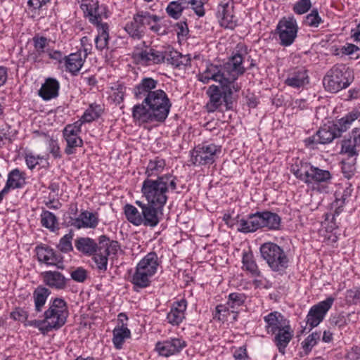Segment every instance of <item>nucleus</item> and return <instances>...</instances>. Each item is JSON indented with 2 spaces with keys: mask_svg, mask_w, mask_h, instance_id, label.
Returning <instances> with one entry per match:
<instances>
[{
  "mask_svg": "<svg viewBox=\"0 0 360 360\" xmlns=\"http://www.w3.org/2000/svg\"><path fill=\"white\" fill-rule=\"evenodd\" d=\"M59 82L53 78H48L39 91V95L45 101L51 100L58 95Z\"/></svg>",
  "mask_w": 360,
  "mask_h": 360,
  "instance_id": "nucleus-24",
  "label": "nucleus"
},
{
  "mask_svg": "<svg viewBox=\"0 0 360 360\" xmlns=\"http://www.w3.org/2000/svg\"><path fill=\"white\" fill-rule=\"evenodd\" d=\"M233 357L236 360H247L248 356L244 347H240L235 350Z\"/></svg>",
  "mask_w": 360,
  "mask_h": 360,
  "instance_id": "nucleus-64",
  "label": "nucleus"
},
{
  "mask_svg": "<svg viewBox=\"0 0 360 360\" xmlns=\"http://www.w3.org/2000/svg\"><path fill=\"white\" fill-rule=\"evenodd\" d=\"M73 238V233L70 231L69 233L65 234L61 239L60 240L59 244L58 245V248L63 252L67 253L73 250V247L72 245V240Z\"/></svg>",
  "mask_w": 360,
  "mask_h": 360,
  "instance_id": "nucleus-46",
  "label": "nucleus"
},
{
  "mask_svg": "<svg viewBox=\"0 0 360 360\" xmlns=\"http://www.w3.org/2000/svg\"><path fill=\"white\" fill-rule=\"evenodd\" d=\"M50 294L51 291L42 285L38 286L34 290L33 298L36 311L41 312L42 311V308L44 306Z\"/></svg>",
  "mask_w": 360,
  "mask_h": 360,
  "instance_id": "nucleus-29",
  "label": "nucleus"
},
{
  "mask_svg": "<svg viewBox=\"0 0 360 360\" xmlns=\"http://www.w3.org/2000/svg\"><path fill=\"white\" fill-rule=\"evenodd\" d=\"M217 17L221 26L233 29L237 25V19L234 14L233 0H221L218 5Z\"/></svg>",
  "mask_w": 360,
  "mask_h": 360,
  "instance_id": "nucleus-12",
  "label": "nucleus"
},
{
  "mask_svg": "<svg viewBox=\"0 0 360 360\" xmlns=\"http://www.w3.org/2000/svg\"><path fill=\"white\" fill-rule=\"evenodd\" d=\"M166 166L165 160L160 157H156L153 160H150L148 164L146 174L148 178L150 176H160Z\"/></svg>",
  "mask_w": 360,
  "mask_h": 360,
  "instance_id": "nucleus-33",
  "label": "nucleus"
},
{
  "mask_svg": "<svg viewBox=\"0 0 360 360\" xmlns=\"http://www.w3.org/2000/svg\"><path fill=\"white\" fill-rule=\"evenodd\" d=\"M37 255L40 262H44L49 266H56L58 269H63L62 257L56 254L49 247H37Z\"/></svg>",
  "mask_w": 360,
  "mask_h": 360,
  "instance_id": "nucleus-18",
  "label": "nucleus"
},
{
  "mask_svg": "<svg viewBox=\"0 0 360 360\" xmlns=\"http://www.w3.org/2000/svg\"><path fill=\"white\" fill-rule=\"evenodd\" d=\"M290 172L296 178L320 191L325 190L323 185L330 183L332 178L328 170L320 169L310 162L302 160L292 164Z\"/></svg>",
  "mask_w": 360,
  "mask_h": 360,
  "instance_id": "nucleus-4",
  "label": "nucleus"
},
{
  "mask_svg": "<svg viewBox=\"0 0 360 360\" xmlns=\"http://www.w3.org/2000/svg\"><path fill=\"white\" fill-rule=\"evenodd\" d=\"M238 223V231L244 233H253L263 228L271 231H278L281 228V217L270 211L250 214L248 219H241Z\"/></svg>",
  "mask_w": 360,
  "mask_h": 360,
  "instance_id": "nucleus-5",
  "label": "nucleus"
},
{
  "mask_svg": "<svg viewBox=\"0 0 360 360\" xmlns=\"http://www.w3.org/2000/svg\"><path fill=\"white\" fill-rule=\"evenodd\" d=\"M25 184V173L18 169H14L9 172L5 188L8 191L9 188H20Z\"/></svg>",
  "mask_w": 360,
  "mask_h": 360,
  "instance_id": "nucleus-28",
  "label": "nucleus"
},
{
  "mask_svg": "<svg viewBox=\"0 0 360 360\" xmlns=\"http://www.w3.org/2000/svg\"><path fill=\"white\" fill-rule=\"evenodd\" d=\"M262 258L274 272L282 274L289 266V258L284 250L276 243L266 242L259 248Z\"/></svg>",
  "mask_w": 360,
  "mask_h": 360,
  "instance_id": "nucleus-6",
  "label": "nucleus"
},
{
  "mask_svg": "<svg viewBox=\"0 0 360 360\" xmlns=\"http://www.w3.org/2000/svg\"><path fill=\"white\" fill-rule=\"evenodd\" d=\"M273 335H274V342L277 347L278 352L284 354L285 353V348L294 336L293 330L290 325H288L283 328H281V330H278Z\"/></svg>",
  "mask_w": 360,
  "mask_h": 360,
  "instance_id": "nucleus-22",
  "label": "nucleus"
},
{
  "mask_svg": "<svg viewBox=\"0 0 360 360\" xmlns=\"http://www.w3.org/2000/svg\"><path fill=\"white\" fill-rule=\"evenodd\" d=\"M98 34L94 41L96 48L99 51H103L108 47L109 34L108 24L100 25L98 27Z\"/></svg>",
  "mask_w": 360,
  "mask_h": 360,
  "instance_id": "nucleus-36",
  "label": "nucleus"
},
{
  "mask_svg": "<svg viewBox=\"0 0 360 360\" xmlns=\"http://www.w3.org/2000/svg\"><path fill=\"white\" fill-rule=\"evenodd\" d=\"M151 49L142 50L140 52L133 53V58L138 63L143 65H150Z\"/></svg>",
  "mask_w": 360,
  "mask_h": 360,
  "instance_id": "nucleus-47",
  "label": "nucleus"
},
{
  "mask_svg": "<svg viewBox=\"0 0 360 360\" xmlns=\"http://www.w3.org/2000/svg\"><path fill=\"white\" fill-rule=\"evenodd\" d=\"M41 224L42 226L53 231L56 225L58 224V219L53 213L48 210H43L41 214Z\"/></svg>",
  "mask_w": 360,
  "mask_h": 360,
  "instance_id": "nucleus-39",
  "label": "nucleus"
},
{
  "mask_svg": "<svg viewBox=\"0 0 360 360\" xmlns=\"http://www.w3.org/2000/svg\"><path fill=\"white\" fill-rule=\"evenodd\" d=\"M66 302L62 298H56L44 313V321L48 333L58 330L65 325L68 316Z\"/></svg>",
  "mask_w": 360,
  "mask_h": 360,
  "instance_id": "nucleus-7",
  "label": "nucleus"
},
{
  "mask_svg": "<svg viewBox=\"0 0 360 360\" xmlns=\"http://www.w3.org/2000/svg\"><path fill=\"white\" fill-rule=\"evenodd\" d=\"M186 307L187 302L184 299L174 302L167 315V322L173 326L179 325L185 319Z\"/></svg>",
  "mask_w": 360,
  "mask_h": 360,
  "instance_id": "nucleus-19",
  "label": "nucleus"
},
{
  "mask_svg": "<svg viewBox=\"0 0 360 360\" xmlns=\"http://www.w3.org/2000/svg\"><path fill=\"white\" fill-rule=\"evenodd\" d=\"M158 259V255L155 252H149L138 263L136 267L153 276L156 273L159 265Z\"/></svg>",
  "mask_w": 360,
  "mask_h": 360,
  "instance_id": "nucleus-25",
  "label": "nucleus"
},
{
  "mask_svg": "<svg viewBox=\"0 0 360 360\" xmlns=\"http://www.w3.org/2000/svg\"><path fill=\"white\" fill-rule=\"evenodd\" d=\"M245 297L243 293L232 292L229 295L227 304L231 307V312L234 313L235 309L241 307L245 302Z\"/></svg>",
  "mask_w": 360,
  "mask_h": 360,
  "instance_id": "nucleus-40",
  "label": "nucleus"
},
{
  "mask_svg": "<svg viewBox=\"0 0 360 360\" xmlns=\"http://www.w3.org/2000/svg\"><path fill=\"white\" fill-rule=\"evenodd\" d=\"M75 245L78 251L88 255L94 254L98 248V243L97 244L93 239L83 237L78 238L75 242Z\"/></svg>",
  "mask_w": 360,
  "mask_h": 360,
  "instance_id": "nucleus-27",
  "label": "nucleus"
},
{
  "mask_svg": "<svg viewBox=\"0 0 360 360\" xmlns=\"http://www.w3.org/2000/svg\"><path fill=\"white\" fill-rule=\"evenodd\" d=\"M86 58L82 56V50L70 53L63 58L66 70L76 75L84 65Z\"/></svg>",
  "mask_w": 360,
  "mask_h": 360,
  "instance_id": "nucleus-23",
  "label": "nucleus"
},
{
  "mask_svg": "<svg viewBox=\"0 0 360 360\" xmlns=\"http://www.w3.org/2000/svg\"><path fill=\"white\" fill-rule=\"evenodd\" d=\"M330 325L340 330L343 329L347 324L345 314L343 313L332 316L329 319Z\"/></svg>",
  "mask_w": 360,
  "mask_h": 360,
  "instance_id": "nucleus-53",
  "label": "nucleus"
},
{
  "mask_svg": "<svg viewBox=\"0 0 360 360\" xmlns=\"http://www.w3.org/2000/svg\"><path fill=\"white\" fill-rule=\"evenodd\" d=\"M44 283L50 288L63 290L67 286L68 279L59 271H46L41 273Z\"/></svg>",
  "mask_w": 360,
  "mask_h": 360,
  "instance_id": "nucleus-20",
  "label": "nucleus"
},
{
  "mask_svg": "<svg viewBox=\"0 0 360 360\" xmlns=\"http://www.w3.org/2000/svg\"><path fill=\"white\" fill-rule=\"evenodd\" d=\"M124 214L127 219L135 226H140L143 224L142 211L135 207L134 205L127 204L124 207Z\"/></svg>",
  "mask_w": 360,
  "mask_h": 360,
  "instance_id": "nucleus-35",
  "label": "nucleus"
},
{
  "mask_svg": "<svg viewBox=\"0 0 360 360\" xmlns=\"http://www.w3.org/2000/svg\"><path fill=\"white\" fill-rule=\"evenodd\" d=\"M70 276L75 281L83 283L86 279L87 272L82 267H78L71 272Z\"/></svg>",
  "mask_w": 360,
  "mask_h": 360,
  "instance_id": "nucleus-57",
  "label": "nucleus"
},
{
  "mask_svg": "<svg viewBox=\"0 0 360 360\" xmlns=\"http://www.w3.org/2000/svg\"><path fill=\"white\" fill-rule=\"evenodd\" d=\"M188 5L191 6V8L198 17H203L205 14L204 5L207 0H188Z\"/></svg>",
  "mask_w": 360,
  "mask_h": 360,
  "instance_id": "nucleus-54",
  "label": "nucleus"
},
{
  "mask_svg": "<svg viewBox=\"0 0 360 360\" xmlns=\"http://www.w3.org/2000/svg\"><path fill=\"white\" fill-rule=\"evenodd\" d=\"M354 142H352L351 139L343 141L342 143L341 153L347 155V158H356L358 153L356 150Z\"/></svg>",
  "mask_w": 360,
  "mask_h": 360,
  "instance_id": "nucleus-48",
  "label": "nucleus"
},
{
  "mask_svg": "<svg viewBox=\"0 0 360 360\" xmlns=\"http://www.w3.org/2000/svg\"><path fill=\"white\" fill-rule=\"evenodd\" d=\"M152 276V275L148 274L136 267L135 273L131 278V283L134 285V288H146L150 285V279Z\"/></svg>",
  "mask_w": 360,
  "mask_h": 360,
  "instance_id": "nucleus-37",
  "label": "nucleus"
},
{
  "mask_svg": "<svg viewBox=\"0 0 360 360\" xmlns=\"http://www.w3.org/2000/svg\"><path fill=\"white\" fill-rule=\"evenodd\" d=\"M139 20L136 19V15L135 14L133 18V20L127 23L124 30L126 32L134 39H141L146 32V27L141 24Z\"/></svg>",
  "mask_w": 360,
  "mask_h": 360,
  "instance_id": "nucleus-31",
  "label": "nucleus"
},
{
  "mask_svg": "<svg viewBox=\"0 0 360 360\" xmlns=\"http://www.w3.org/2000/svg\"><path fill=\"white\" fill-rule=\"evenodd\" d=\"M66 142H67V146L65 149V152L68 155H71L75 153V148L77 147H82L83 145V141L82 139L77 136H70L65 138Z\"/></svg>",
  "mask_w": 360,
  "mask_h": 360,
  "instance_id": "nucleus-43",
  "label": "nucleus"
},
{
  "mask_svg": "<svg viewBox=\"0 0 360 360\" xmlns=\"http://www.w3.org/2000/svg\"><path fill=\"white\" fill-rule=\"evenodd\" d=\"M265 328L268 334H274L281 328L290 325V321L278 311H273L264 317Z\"/></svg>",
  "mask_w": 360,
  "mask_h": 360,
  "instance_id": "nucleus-17",
  "label": "nucleus"
},
{
  "mask_svg": "<svg viewBox=\"0 0 360 360\" xmlns=\"http://www.w3.org/2000/svg\"><path fill=\"white\" fill-rule=\"evenodd\" d=\"M347 360H360V347H353L347 354Z\"/></svg>",
  "mask_w": 360,
  "mask_h": 360,
  "instance_id": "nucleus-63",
  "label": "nucleus"
},
{
  "mask_svg": "<svg viewBox=\"0 0 360 360\" xmlns=\"http://www.w3.org/2000/svg\"><path fill=\"white\" fill-rule=\"evenodd\" d=\"M311 7V0H299L293 6V11L299 15L307 13Z\"/></svg>",
  "mask_w": 360,
  "mask_h": 360,
  "instance_id": "nucleus-55",
  "label": "nucleus"
},
{
  "mask_svg": "<svg viewBox=\"0 0 360 360\" xmlns=\"http://www.w3.org/2000/svg\"><path fill=\"white\" fill-rule=\"evenodd\" d=\"M158 84V81L151 77H144L134 88L136 99L144 97L141 103L132 108L133 119L139 124L163 122L169 115L172 103L163 90H154Z\"/></svg>",
  "mask_w": 360,
  "mask_h": 360,
  "instance_id": "nucleus-2",
  "label": "nucleus"
},
{
  "mask_svg": "<svg viewBox=\"0 0 360 360\" xmlns=\"http://www.w3.org/2000/svg\"><path fill=\"white\" fill-rule=\"evenodd\" d=\"M349 121L344 117L338 120V122L333 124V129L336 131V133L340 134L341 136L342 132L346 131L350 127Z\"/></svg>",
  "mask_w": 360,
  "mask_h": 360,
  "instance_id": "nucleus-59",
  "label": "nucleus"
},
{
  "mask_svg": "<svg viewBox=\"0 0 360 360\" xmlns=\"http://www.w3.org/2000/svg\"><path fill=\"white\" fill-rule=\"evenodd\" d=\"M34 51L30 53L29 60L33 62L40 61V58L46 52V49L49 46V41L46 37L36 35L32 39Z\"/></svg>",
  "mask_w": 360,
  "mask_h": 360,
  "instance_id": "nucleus-26",
  "label": "nucleus"
},
{
  "mask_svg": "<svg viewBox=\"0 0 360 360\" xmlns=\"http://www.w3.org/2000/svg\"><path fill=\"white\" fill-rule=\"evenodd\" d=\"M25 326H33L39 330V331L46 335L48 333L47 328L46 327L45 323L43 320H32V321H26L25 322Z\"/></svg>",
  "mask_w": 360,
  "mask_h": 360,
  "instance_id": "nucleus-60",
  "label": "nucleus"
},
{
  "mask_svg": "<svg viewBox=\"0 0 360 360\" xmlns=\"http://www.w3.org/2000/svg\"><path fill=\"white\" fill-rule=\"evenodd\" d=\"M321 338V333L314 332L307 336L302 342V345L306 354L311 352V349L317 344Z\"/></svg>",
  "mask_w": 360,
  "mask_h": 360,
  "instance_id": "nucleus-44",
  "label": "nucleus"
},
{
  "mask_svg": "<svg viewBox=\"0 0 360 360\" xmlns=\"http://www.w3.org/2000/svg\"><path fill=\"white\" fill-rule=\"evenodd\" d=\"M81 44L82 47V56L86 58L87 56L91 52V44L89 43V38L87 37H83L81 39Z\"/></svg>",
  "mask_w": 360,
  "mask_h": 360,
  "instance_id": "nucleus-62",
  "label": "nucleus"
},
{
  "mask_svg": "<svg viewBox=\"0 0 360 360\" xmlns=\"http://www.w3.org/2000/svg\"><path fill=\"white\" fill-rule=\"evenodd\" d=\"M231 307L227 304H219L216 307V314L214 318H217L219 321H228V316L231 315Z\"/></svg>",
  "mask_w": 360,
  "mask_h": 360,
  "instance_id": "nucleus-52",
  "label": "nucleus"
},
{
  "mask_svg": "<svg viewBox=\"0 0 360 360\" xmlns=\"http://www.w3.org/2000/svg\"><path fill=\"white\" fill-rule=\"evenodd\" d=\"M309 83L307 71L304 68L292 70L285 80V84L292 88H301Z\"/></svg>",
  "mask_w": 360,
  "mask_h": 360,
  "instance_id": "nucleus-21",
  "label": "nucleus"
},
{
  "mask_svg": "<svg viewBox=\"0 0 360 360\" xmlns=\"http://www.w3.org/2000/svg\"><path fill=\"white\" fill-rule=\"evenodd\" d=\"M297 22L293 18L281 20L276 29L280 44L283 46H290L297 37Z\"/></svg>",
  "mask_w": 360,
  "mask_h": 360,
  "instance_id": "nucleus-11",
  "label": "nucleus"
},
{
  "mask_svg": "<svg viewBox=\"0 0 360 360\" xmlns=\"http://www.w3.org/2000/svg\"><path fill=\"white\" fill-rule=\"evenodd\" d=\"M242 263L243 269L250 272L253 276H261V271H259L253 254L251 252H245L243 254Z\"/></svg>",
  "mask_w": 360,
  "mask_h": 360,
  "instance_id": "nucleus-32",
  "label": "nucleus"
},
{
  "mask_svg": "<svg viewBox=\"0 0 360 360\" xmlns=\"http://www.w3.org/2000/svg\"><path fill=\"white\" fill-rule=\"evenodd\" d=\"M103 112V108L101 105L92 103L84 111L82 117L83 121L91 122L98 119Z\"/></svg>",
  "mask_w": 360,
  "mask_h": 360,
  "instance_id": "nucleus-38",
  "label": "nucleus"
},
{
  "mask_svg": "<svg viewBox=\"0 0 360 360\" xmlns=\"http://www.w3.org/2000/svg\"><path fill=\"white\" fill-rule=\"evenodd\" d=\"M176 177L171 174L158 176L156 179L147 178L143 182L141 192L147 202L163 207L167 200L169 190L176 188Z\"/></svg>",
  "mask_w": 360,
  "mask_h": 360,
  "instance_id": "nucleus-3",
  "label": "nucleus"
},
{
  "mask_svg": "<svg viewBox=\"0 0 360 360\" xmlns=\"http://www.w3.org/2000/svg\"><path fill=\"white\" fill-rule=\"evenodd\" d=\"M346 301L349 304L360 303V287H354L347 290L345 295Z\"/></svg>",
  "mask_w": 360,
  "mask_h": 360,
  "instance_id": "nucleus-50",
  "label": "nucleus"
},
{
  "mask_svg": "<svg viewBox=\"0 0 360 360\" xmlns=\"http://www.w3.org/2000/svg\"><path fill=\"white\" fill-rule=\"evenodd\" d=\"M335 299L332 297H327L325 300L314 305L309 311L307 316V324L311 328L317 326L324 319L328 310L331 308Z\"/></svg>",
  "mask_w": 360,
  "mask_h": 360,
  "instance_id": "nucleus-13",
  "label": "nucleus"
},
{
  "mask_svg": "<svg viewBox=\"0 0 360 360\" xmlns=\"http://www.w3.org/2000/svg\"><path fill=\"white\" fill-rule=\"evenodd\" d=\"M81 217H82L84 224L86 227L95 228L98 225V220L96 214L84 211L81 213Z\"/></svg>",
  "mask_w": 360,
  "mask_h": 360,
  "instance_id": "nucleus-51",
  "label": "nucleus"
},
{
  "mask_svg": "<svg viewBox=\"0 0 360 360\" xmlns=\"http://www.w3.org/2000/svg\"><path fill=\"white\" fill-rule=\"evenodd\" d=\"M89 4H82V6H86V10L89 17V20L93 23L96 25L97 27H99L100 25H103L102 23V13L103 11L105 8L99 7L96 5L97 3Z\"/></svg>",
  "mask_w": 360,
  "mask_h": 360,
  "instance_id": "nucleus-30",
  "label": "nucleus"
},
{
  "mask_svg": "<svg viewBox=\"0 0 360 360\" xmlns=\"http://www.w3.org/2000/svg\"><path fill=\"white\" fill-rule=\"evenodd\" d=\"M136 19H138L142 24L144 27L146 28V25H150L153 22H157L160 21V18L156 15L150 14L148 11H141L137 13L136 14Z\"/></svg>",
  "mask_w": 360,
  "mask_h": 360,
  "instance_id": "nucleus-41",
  "label": "nucleus"
},
{
  "mask_svg": "<svg viewBox=\"0 0 360 360\" xmlns=\"http://www.w3.org/2000/svg\"><path fill=\"white\" fill-rule=\"evenodd\" d=\"M120 249V245L117 240H110L105 235L98 238V248L96 252L93 254V259L100 273H103L107 270L108 256L116 255Z\"/></svg>",
  "mask_w": 360,
  "mask_h": 360,
  "instance_id": "nucleus-8",
  "label": "nucleus"
},
{
  "mask_svg": "<svg viewBox=\"0 0 360 360\" xmlns=\"http://www.w3.org/2000/svg\"><path fill=\"white\" fill-rule=\"evenodd\" d=\"M112 334V342L117 349H122L125 339L129 338L131 336V332L127 327L119 326L114 328Z\"/></svg>",
  "mask_w": 360,
  "mask_h": 360,
  "instance_id": "nucleus-34",
  "label": "nucleus"
},
{
  "mask_svg": "<svg viewBox=\"0 0 360 360\" xmlns=\"http://www.w3.org/2000/svg\"><path fill=\"white\" fill-rule=\"evenodd\" d=\"M350 72L342 65H335L323 77V84L326 91L336 93L347 88L351 83Z\"/></svg>",
  "mask_w": 360,
  "mask_h": 360,
  "instance_id": "nucleus-9",
  "label": "nucleus"
},
{
  "mask_svg": "<svg viewBox=\"0 0 360 360\" xmlns=\"http://www.w3.org/2000/svg\"><path fill=\"white\" fill-rule=\"evenodd\" d=\"M322 22L321 18L319 16L317 9L311 10V13H309L304 21V24L313 27H317Z\"/></svg>",
  "mask_w": 360,
  "mask_h": 360,
  "instance_id": "nucleus-49",
  "label": "nucleus"
},
{
  "mask_svg": "<svg viewBox=\"0 0 360 360\" xmlns=\"http://www.w3.org/2000/svg\"><path fill=\"white\" fill-rule=\"evenodd\" d=\"M165 61L175 67H179V60L181 58V53L172 51H164Z\"/></svg>",
  "mask_w": 360,
  "mask_h": 360,
  "instance_id": "nucleus-56",
  "label": "nucleus"
},
{
  "mask_svg": "<svg viewBox=\"0 0 360 360\" xmlns=\"http://www.w3.org/2000/svg\"><path fill=\"white\" fill-rule=\"evenodd\" d=\"M10 316L13 320L25 323L28 318V313L22 308L18 307L11 313Z\"/></svg>",
  "mask_w": 360,
  "mask_h": 360,
  "instance_id": "nucleus-58",
  "label": "nucleus"
},
{
  "mask_svg": "<svg viewBox=\"0 0 360 360\" xmlns=\"http://www.w3.org/2000/svg\"><path fill=\"white\" fill-rule=\"evenodd\" d=\"M244 58L240 53H233L223 65L209 64L206 69L198 75V80L207 84L210 80L219 82L220 86L212 84L206 94L210 98L206 107L209 112L219 110L224 103L226 110L233 108V91L238 92L240 86L236 81L245 72L243 65Z\"/></svg>",
  "mask_w": 360,
  "mask_h": 360,
  "instance_id": "nucleus-1",
  "label": "nucleus"
},
{
  "mask_svg": "<svg viewBox=\"0 0 360 360\" xmlns=\"http://www.w3.org/2000/svg\"><path fill=\"white\" fill-rule=\"evenodd\" d=\"M340 137V134L336 133L333 126H323L321 127L316 134L305 139V145L311 148H314L317 143L326 144L332 142L335 138Z\"/></svg>",
  "mask_w": 360,
  "mask_h": 360,
  "instance_id": "nucleus-15",
  "label": "nucleus"
},
{
  "mask_svg": "<svg viewBox=\"0 0 360 360\" xmlns=\"http://www.w3.org/2000/svg\"><path fill=\"white\" fill-rule=\"evenodd\" d=\"M136 204L142 211L143 225L154 227L158 224L160 221L158 213L162 212V207H159V206L148 202L143 203L139 200H136Z\"/></svg>",
  "mask_w": 360,
  "mask_h": 360,
  "instance_id": "nucleus-16",
  "label": "nucleus"
},
{
  "mask_svg": "<svg viewBox=\"0 0 360 360\" xmlns=\"http://www.w3.org/2000/svg\"><path fill=\"white\" fill-rule=\"evenodd\" d=\"M150 56H151L150 65L159 64L165 62V56H164V51H160L151 49V53Z\"/></svg>",
  "mask_w": 360,
  "mask_h": 360,
  "instance_id": "nucleus-61",
  "label": "nucleus"
},
{
  "mask_svg": "<svg viewBox=\"0 0 360 360\" xmlns=\"http://www.w3.org/2000/svg\"><path fill=\"white\" fill-rule=\"evenodd\" d=\"M356 158H347L342 162V170L345 176L347 179L351 178L356 170Z\"/></svg>",
  "mask_w": 360,
  "mask_h": 360,
  "instance_id": "nucleus-42",
  "label": "nucleus"
},
{
  "mask_svg": "<svg viewBox=\"0 0 360 360\" xmlns=\"http://www.w3.org/2000/svg\"><path fill=\"white\" fill-rule=\"evenodd\" d=\"M186 347V341L181 338H174L158 342L155 349L160 356L169 357L179 353Z\"/></svg>",
  "mask_w": 360,
  "mask_h": 360,
  "instance_id": "nucleus-14",
  "label": "nucleus"
},
{
  "mask_svg": "<svg viewBox=\"0 0 360 360\" xmlns=\"http://www.w3.org/2000/svg\"><path fill=\"white\" fill-rule=\"evenodd\" d=\"M183 11L184 9L181 4L174 1L169 2L166 8V12L168 15L175 20L181 17Z\"/></svg>",
  "mask_w": 360,
  "mask_h": 360,
  "instance_id": "nucleus-45",
  "label": "nucleus"
},
{
  "mask_svg": "<svg viewBox=\"0 0 360 360\" xmlns=\"http://www.w3.org/2000/svg\"><path fill=\"white\" fill-rule=\"evenodd\" d=\"M221 147L214 143L199 144L191 152V162L195 165H210L215 162Z\"/></svg>",
  "mask_w": 360,
  "mask_h": 360,
  "instance_id": "nucleus-10",
  "label": "nucleus"
}]
</instances>
